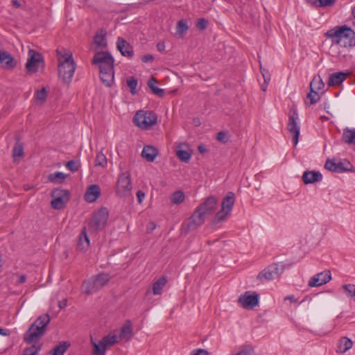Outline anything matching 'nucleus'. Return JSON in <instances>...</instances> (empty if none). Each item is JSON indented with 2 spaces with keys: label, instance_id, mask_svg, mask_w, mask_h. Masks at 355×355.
Segmentation results:
<instances>
[{
  "label": "nucleus",
  "instance_id": "1",
  "mask_svg": "<svg viewBox=\"0 0 355 355\" xmlns=\"http://www.w3.org/2000/svg\"><path fill=\"white\" fill-rule=\"evenodd\" d=\"M218 207V200L216 197L210 196L203 202L200 203L189 218L186 224L185 231L187 232L196 230L202 225L206 218L212 215Z\"/></svg>",
  "mask_w": 355,
  "mask_h": 355
},
{
  "label": "nucleus",
  "instance_id": "2",
  "mask_svg": "<svg viewBox=\"0 0 355 355\" xmlns=\"http://www.w3.org/2000/svg\"><path fill=\"white\" fill-rule=\"evenodd\" d=\"M325 36L330 38L333 44L343 47L355 46V32L346 25L329 30L325 33Z\"/></svg>",
  "mask_w": 355,
  "mask_h": 355
},
{
  "label": "nucleus",
  "instance_id": "3",
  "mask_svg": "<svg viewBox=\"0 0 355 355\" xmlns=\"http://www.w3.org/2000/svg\"><path fill=\"white\" fill-rule=\"evenodd\" d=\"M49 322L50 317L48 313L38 317L24 334V341L28 344H33L39 340L44 335L46 327Z\"/></svg>",
  "mask_w": 355,
  "mask_h": 355
},
{
  "label": "nucleus",
  "instance_id": "4",
  "mask_svg": "<svg viewBox=\"0 0 355 355\" xmlns=\"http://www.w3.org/2000/svg\"><path fill=\"white\" fill-rule=\"evenodd\" d=\"M235 202V195L233 192H228L221 203V209L218 211L210 223L211 228L216 229L220 224L225 221L230 214Z\"/></svg>",
  "mask_w": 355,
  "mask_h": 355
},
{
  "label": "nucleus",
  "instance_id": "5",
  "mask_svg": "<svg viewBox=\"0 0 355 355\" xmlns=\"http://www.w3.org/2000/svg\"><path fill=\"white\" fill-rule=\"evenodd\" d=\"M58 61V76L64 83H69L76 69L72 55L66 53L59 57Z\"/></svg>",
  "mask_w": 355,
  "mask_h": 355
},
{
  "label": "nucleus",
  "instance_id": "6",
  "mask_svg": "<svg viewBox=\"0 0 355 355\" xmlns=\"http://www.w3.org/2000/svg\"><path fill=\"white\" fill-rule=\"evenodd\" d=\"M110 279L109 275L103 272L92 276L83 282L85 293L90 295L99 291L109 282Z\"/></svg>",
  "mask_w": 355,
  "mask_h": 355
},
{
  "label": "nucleus",
  "instance_id": "7",
  "mask_svg": "<svg viewBox=\"0 0 355 355\" xmlns=\"http://www.w3.org/2000/svg\"><path fill=\"white\" fill-rule=\"evenodd\" d=\"M109 217L107 208L102 207L96 211L88 224V230L91 232H97L102 230L105 226Z\"/></svg>",
  "mask_w": 355,
  "mask_h": 355
},
{
  "label": "nucleus",
  "instance_id": "8",
  "mask_svg": "<svg viewBox=\"0 0 355 355\" xmlns=\"http://www.w3.org/2000/svg\"><path fill=\"white\" fill-rule=\"evenodd\" d=\"M157 120V114L151 111H138L134 116V123L138 127L147 130L156 124Z\"/></svg>",
  "mask_w": 355,
  "mask_h": 355
},
{
  "label": "nucleus",
  "instance_id": "9",
  "mask_svg": "<svg viewBox=\"0 0 355 355\" xmlns=\"http://www.w3.org/2000/svg\"><path fill=\"white\" fill-rule=\"evenodd\" d=\"M118 342L117 336L112 333H110L107 336H104L98 343H96L92 340V344L93 346L92 353L94 355H105L107 349Z\"/></svg>",
  "mask_w": 355,
  "mask_h": 355
},
{
  "label": "nucleus",
  "instance_id": "10",
  "mask_svg": "<svg viewBox=\"0 0 355 355\" xmlns=\"http://www.w3.org/2000/svg\"><path fill=\"white\" fill-rule=\"evenodd\" d=\"M44 60L42 55L39 52L30 49L28 53V59L26 69L28 73H36L40 68L44 69Z\"/></svg>",
  "mask_w": 355,
  "mask_h": 355
},
{
  "label": "nucleus",
  "instance_id": "11",
  "mask_svg": "<svg viewBox=\"0 0 355 355\" xmlns=\"http://www.w3.org/2000/svg\"><path fill=\"white\" fill-rule=\"evenodd\" d=\"M132 188L130 173L128 172L121 173L116 185V195L121 198L128 197L131 194Z\"/></svg>",
  "mask_w": 355,
  "mask_h": 355
},
{
  "label": "nucleus",
  "instance_id": "12",
  "mask_svg": "<svg viewBox=\"0 0 355 355\" xmlns=\"http://www.w3.org/2000/svg\"><path fill=\"white\" fill-rule=\"evenodd\" d=\"M284 270V266L282 263H272L257 275V279L261 282L265 280H272L279 277Z\"/></svg>",
  "mask_w": 355,
  "mask_h": 355
},
{
  "label": "nucleus",
  "instance_id": "13",
  "mask_svg": "<svg viewBox=\"0 0 355 355\" xmlns=\"http://www.w3.org/2000/svg\"><path fill=\"white\" fill-rule=\"evenodd\" d=\"M51 196L53 198L51 202V207L55 209H61L69 200L70 193L68 190L55 189L52 191Z\"/></svg>",
  "mask_w": 355,
  "mask_h": 355
},
{
  "label": "nucleus",
  "instance_id": "14",
  "mask_svg": "<svg viewBox=\"0 0 355 355\" xmlns=\"http://www.w3.org/2000/svg\"><path fill=\"white\" fill-rule=\"evenodd\" d=\"M114 58L111 54L106 51H100L95 53L92 63L98 64L99 69L102 67H114Z\"/></svg>",
  "mask_w": 355,
  "mask_h": 355
},
{
  "label": "nucleus",
  "instance_id": "15",
  "mask_svg": "<svg viewBox=\"0 0 355 355\" xmlns=\"http://www.w3.org/2000/svg\"><path fill=\"white\" fill-rule=\"evenodd\" d=\"M324 168L330 171L342 173L352 171L353 166L348 161L335 162L332 160L327 159L324 164Z\"/></svg>",
  "mask_w": 355,
  "mask_h": 355
},
{
  "label": "nucleus",
  "instance_id": "16",
  "mask_svg": "<svg viewBox=\"0 0 355 355\" xmlns=\"http://www.w3.org/2000/svg\"><path fill=\"white\" fill-rule=\"evenodd\" d=\"M238 303L243 309H253L259 303V295L256 293L250 294L247 291L239 297Z\"/></svg>",
  "mask_w": 355,
  "mask_h": 355
},
{
  "label": "nucleus",
  "instance_id": "17",
  "mask_svg": "<svg viewBox=\"0 0 355 355\" xmlns=\"http://www.w3.org/2000/svg\"><path fill=\"white\" fill-rule=\"evenodd\" d=\"M297 113L294 110L293 114L289 116V119L287 125L288 132L293 136V142L294 146L298 143L300 136V127L297 123Z\"/></svg>",
  "mask_w": 355,
  "mask_h": 355
},
{
  "label": "nucleus",
  "instance_id": "18",
  "mask_svg": "<svg viewBox=\"0 0 355 355\" xmlns=\"http://www.w3.org/2000/svg\"><path fill=\"white\" fill-rule=\"evenodd\" d=\"M331 279L329 270H325L312 277L309 281V286H320L329 282Z\"/></svg>",
  "mask_w": 355,
  "mask_h": 355
},
{
  "label": "nucleus",
  "instance_id": "19",
  "mask_svg": "<svg viewBox=\"0 0 355 355\" xmlns=\"http://www.w3.org/2000/svg\"><path fill=\"white\" fill-rule=\"evenodd\" d=\"M100 78L106 87H111L114 83V67H102L99 69Z\"/></svg>",
  "mask_w": 355,
  "mask_h": 355
},
{
  "label": "nucleus",
  "instance_id": "20",
  "mask_svg": "<svg viewBox=\"0 0 355 355\" xmlns=\"http://www.w3.org/2000/svg\"><path fill=\"white\" fill-rule=\"evenodd\" d=\"M0 64L4 69L10 70L17 65V61L7 51H0Z\"/></svg>",
  "mask_w": 355,
  "mask_h": 355
},
{
  "label": "nucleus",
  "instance_id": "21",
  "mask_svg": "<svg viewBox=\"0 0 355 355\" xmlns=\"http://www.w3.org/2000/svg\"><path fill=\"white\" fill-rule=\"evenodd\" d=\"M116 46L122 55L128 58H132L134 55L132 46L123 38L118 37Z\"/></svg>",
  "mask_w": 355,
  "mask_h": 355
},
{
  "label": "nucleus",
  "instance_id": "22",
  "mask_svg": "<svg viewBox=\"0 0 355 355\" xmlns=\"http://www.w3.org/2000/svg\"><path fill=\"white\" fill-rule=\"evenodd\" d=\"M101 195V189L97 184L90 185L85 194V200L88 202H95Z\"/></svg>",
  "mask_w": 355,
  "mask_h": 355
},
{
  "label": "nucleus",
  "instance_id": "23",
  "mask_svg": "<svg viewBox=\"0 0 355 355\" xmlns=\"http://www.w3.org/2000/svg\"><path fill=\"white\" fill-rule=\"evenodd\" d=\"M322 179V174L315 171H307L304 172L302 175V180L304 184H312L315 182H319Z\"/></svg>",
  "mask_w": 355,
  "mask_h": 355
},
{
  "label": "nucleus",
  "instance_id": "24",
  "mask_svg": "<svg viewBox=\"0 0 355 355\" xmlns=\"http://www.w3.org/2000/svg\"><path fill=\"white\" fill-rule=\"evenodd\" d=\"M158 155V150L153 146H145L141 156L148 162H153Z\"/></svg>",
  "mask_w": 355,
  "mask_h": 355
},
{
  "label": "nucleus",
  "instance_id": "25",
  "mask_svg": "<svg viewBox=\"0 0 355 355\" xmlns=\"http://www.w3.org/2000/svg\"><path fill=\"white\" fill-rule=\"evenodd\" d=\"M347 73L344 72H337L331 73L329 76L328 85L329 87L340 85L347 78Z\"/></svg>",
  "mask_w": 355,
  "mask_h": 355
},
{
  "label": "nucleus",
  "instance_id": "26",
  "mask_svg": "<svg viewBox=\"0 0 355 355\" xmlns=\"http://www.w3.org/2000/svg\"><path fill=\"white\" fill-rule=\"evenodd\" d=\"M89 245V239L87 234L86 227H83L79 236L78 248L81 251H85Z\"/></svg>",
  "mask_w": 355,
  "mask_h": 355
},
{
  "label": "nucleus",
  "instance_id": "27",
  "mask_svg": "<svg viewBox=\"0 0 355 355\" xmlns=\"http://www.w3.org/2000/svg\"><path fill=\"white\" fill-rule=\"evenodd\" d=\"M353 342L347 337H342L339 339L337 346V352L345 353L352 348Z\"/></svg>",
  "mask_w": 355,
  "mask_h": 355
},
{
  "label": "nucleus",
  "instance_id": "28",
  "mask_svg": "<svg viewBox=\"0 0 355 355\" xmlns=\"http://www.w3.org/2000/svg\"><path fill=\"white\" fill-rule=\"evenodd\" d=\"M132 322L128 320L121 329L119 337L121 339L129 340L132 336Z\"/></svg>",
  "mask_w": 355,
  "mask_h": 355
},
{
  "label": "nucleus",
  "instance_id": "29",
  "mask_svg": "<svg viewBox=\"0 0 355 355\" xmlns=\"http://www.w3.org/2000/svg\"><path fill=\"white\" fill-rule=\"evenodd\" d=\"M157 83V80L154 77H151L148 80V86L151 89L152 92L159 96V97H163L165 94V92L163 89L157 87L155 84Z\"/></svg>",
  "mask_w": 355,
  "mask_h": 355
},
{
  "label": "nucleus",
  "instance_id": "30",
  "mask_svg": "<svg viewBox=\"0 0 355 355\" xmlns=\"http://www.w3.org/2000/svg\"><path fill=\"white\" fill-rule=\"evenodd\" d=\"M342 139L345 144H355V130H350L347 128H345L343 130Z\"/></svg>",
  "mask_w": 355,
  "mask_h": 355
},
{
  "label": "nucleus",
  "instance_id": "31",
  "mask_svg": "<svg viewBox=\"0 0 355 355\" xmlns=\"http://www.w3.org/2000/svg\"><path fill=\"white\" fill-rule=\"evenodd\" d=\"M67 175L62 172H55L53 173H51L48 176V180L51 182L55 184H61L67 178Z\"/></svg>",
  "mask_w": 355,
  "mask_h": 355
},
{
  "label": "nucleus",
  "instance_id": "32",
  "mask_svg": "<svg viewBox=\"0 0 355 355\" xmlns=\"http://www.w3.org/2000/svg\"><path fill=\"white\" fill-rule=\"evenodd\" d=\"M167 280L166 277H162L153 284V293L154 295H160L163 287L166 285Z\"/></svg>",
  "mask_w": 355,
  "mask_h": 355
},
{
  "label": "nucleus",
  "instance_id": "33",
  "mask_svg": "<svg viewBox=\"0 0 355 355\" xmlns=\"http://www.w3.org/2000/svg\"><path fill=\"white\" fill-rule=\"evenodd\" d=\"M189 29L187 23L183 20H180L176 26V35L180 38H183Z\"/></svg>",
  "mask_w": 355,
  "mask_h": 355
},
{
  "label": "nucleus",
  "instance_id": "34",
  "mask_svg": "<svg viewBox=\"0 0 355 355\" xmlns=\"http://www.w3.org/2000/svg\"><path fill=\"white\" fill-rule=\"evenodd\" d=\"M101 33H96L94 37V42L98 46L105 47L107 46L106 44V32L101 30Z\"/></svg>",
  "mask_w": 355,
  "mask_h": 355
},
{
  "label": "nucleus",
  "instance_id": "35",
  "mask_svg": "<svg viewBox=\"0 0 355 355\" xmlns=\"http://www.w3.org/2000/svg\"><path fill=\"white\" fill-rule=\"evenodd\" d=\"M324 86V84L320 76L314 77L310 83V90H311L312 92H314V90L317 92L318 90L322 89Z\"/></svg>",
  "mask_w": 355,
  "mask_h": 355
},
{
  "label": "nucleus",
  "instance_id": "36",
  "mask_svg": "<svg viewBox=\"0 0 355 355\" xmlns=\"http://www.w3.org/2000/svg\"><path fill=\"white\" fill-rule=\"evenodd\" d=\"M69 346V344H67V342L60 343L53 349L51 355H64V353L67 351Z\"/></svg>",
  "mask_w": 355,
  "mask_h": 355
},
{
  "label": "nucleus",
  "instance_id": "37",
  "mask_svg": "<svg viewBox=\"0 0 355 355\" xmlns=\"http://www.w3.org/2000/svg\"><path fill=\"white\" fill-rule=\"evenodd\" d=\"M127 85L130 89V92L132 94L135 95L137 94L136 87L138 84L137 79L134 76H130L127 78Z\"/></svg>",
  "mask_w": 355,
  "mask_h": 355
},
{
  "label": "nucleus",
  "instance_id": "38",
  "mask_svg": "<svg viewBox=\"0 0 355 355\" xmlns=\"http://www.w3.org/2000/svg\"><path fill=\"white\" fill-rule=\"evenodd\" d=\"M184 200V194L181 191H175L171 196V201L173 204L178 205L182 202Z\"/></svg>",
  "mask_w": 355,
  "mask_h": 355
},
{
  "label": "nucleus",
  "instance_id": "39",
  "mask_svg": "<svg viewBox=\"0 0 355 355\" xmlns=\"http://www.w3.org/2000/svg\"><path fill=\"white\" fill-rule=\"evenodd\" d=\"M107 162L106 156L102 152H98L96 157L95 165L105 167Z\"/></svg>",
  "mask_w": 355,
  "mask_h": 355
},
{
  "label": "nucleus",
  "instance_id": "40",
  "mask_svg": "<svg viewBox=\"0 0 355 355\" xmlns=\"http://www.w3.org/2000/svg\"><path fill=\"white\" fill-rule=\"evenodd\" d=\"M24 154V146L22 144L19 142H17L12 150V157L14 158L21 157Z\"/></svg>",
  "mask_w": 355,
  "mask_h": 355
},
{
  "label": "nucleus",
  "instance_id": "41",
  "mask_svg": "<svg viewBox=\"0 0 355 355\" xmlns=\"http://www.w3.org/2000/svg\"><path fill=\"white\" fill-rule=\"evenodd\" d=\"M176 155L181 161L186 163L190 160L191 156V153L184 150H178Z\"/></svg>",
  "mask_w": 355,
  "mask_h": 355
},
{
  "label": "nucleus",
  "instance_id": "42",
  "mask_svg": "<svg viewBox=\"0 0 355 355\" xmlns=\"http://www.w3.org/2000/svg\"><path fill=\"white\" fill-rule=\"evenodd\" d=\"M65 166L69 169L70 171L75 173L78 171L80 164L78 161L75 160H71L67 162L65 164Z\"/></svg>",
  "mask_w": 355,
  "mask_h": 355
},
{
  "label": "nucleus",
  "instance_id": "43",
  "mask_svg": "<svg viewBox=\"0 0 355 355\" xmlns=\"http://www.w3.org/2000/svg\"><path fill=\"white\" fill-rule=\"evenodd\" d=\"M306 97L309 100V105L316 103L320 98V95L315 90L313 92L310 90V92L307 94Z\"/></svg>",
  "mask_w": 355,
  "mask_h": 355
},
{
  "label": "nucleus",
  "instance_id": "44",
  "mask_svg": "<svg viewBox=\"0 0 355 355\" xmlns=\"http://www.w3.org/2000/svg\"><path fill=\"white\" fill-rule=\"evenodd\" d=\"M40 349V346L33 345L32 346L26 348L22 355H37Z\"/></svg>",
  "mask_w": 355,
  "mask_h": 355
},
{
  "label": "nucleus",
  "instance_id": "45",
  "mask_svg": "<svg viewBox=\"0 0 355 355\" xmlns=\"http://www.w3.org/2000/svg\"><path fill=\"white\" fill-rule=\"evenodd\" d=\"M216 139L223 144H227L230 141V135L225 132L220 131L217 133Z\"/></svg>",
  "mask_w": 355,
  "mask_h": 355
},
{
  "label": "nucleus",
  "instance_id": "46",
  "mask_svg": "<svg viewBox=\"0 0 355 355\" xmlns=\"http://www.w3.org/2000/svg\"><path fill=\"white\" fill-rule=\"evenodd\" d=\"M47 96V92L44 87H43L40 90H37L35 94V97L37 100L41 101L42 102L45 101Z\"/></svg>",
  "mask_w": 355,
  "mask_h": 355
},
{
  "label": "nucleus",
  "instance_id": "47",
  "mask_svg": "<svg viewBox=\"0 0 355 355\" xmlns=\"http://www.w3.org/2000/svg\"><path fill=\"white\" fill-rule=\"evenodd\" d=\"M347 294L349 297H355V285L354 284H345L343 286Z\"/></svg>",
  "mask_w": 355,
  "mask_h": 355
},
{
  "label": "nucleus",
  "instance_id": "48",
  "mask_svg": "<svg viewBox=\"0 0 355 355\" xmlns=\"http://www.w3.org/2000/svg\"><path fill=\"white\" fill-rule=\"evenodd\" d=\"M207 25H208V21L207 19H205V18H200V19H198V20L197 21L196 27L200 31H204L207 28Z\"/></svg>",
  "mask_w": 355,
  "mask_h": 355
},
{
  "label": "nucleus",
  "instance_id": "49",
  "mask_svg": "<svg viewBox=\"0 0 355 355\" xmlns=\"http://www.w3.org/2000/svg\"><path fill=\"white\" fill-rule=\"evenodd\" d=\"M259 65H260V71L262 74V76L264 79L265 83H268V82L270 80V74L269 71L262 67L261 63L259 61Z\"/></svg>",
  "mask_w": 355,
  "mask_h": 355
},
{
  "label": "nucleus",
  "instance_id": "50",
  "mask_svg": "<svg viewBox=\"0 0 355 355\" xmlns=\"http://www.w3.org/2000/svg\"><path fill=\"white\" fill-rule=\"evenodd\" d=\"M336 0H318V5L320 7L331 6L335 3Z\"/></svg>",
  "mask_w": 355,
  "mask_h": 355
},
{
  "label": "nucleus",
  "instance_id": "51",
  "mask_svg": "<svg viewBox=\"0 0 355 355\" xmlns=\"http://www.w3.org/2000/svg\"><path fill=\"white\" fill-rule=\"evenodd\" d=\"M192 355H209V353L205 349H196L193 350Z\"/></svg>",
  "mask_w": 355,
  "mask_h": 355
},
{
  "label": "nucleus",
  "instance_id": "52",
  "mask_svg": "<svg viewBox=\"0 0 355 355\" xmlns=\"http://www.w3.org/2000/svg\"><path fill=\"white\" fill-rule=\"evenodd\" d=\"M137 200H138V202L139 203H141L142 202V200L145 197V193L144 192H143L141 190H139L137 192Z\"/></svg>",
  "mask_w": 355,
  "mask_h": 355
},
{
  "label": "nucleus",
  "instance_id": "53",
  "mask_svg": "<svg viewBox=\"0 0 355 355\" xmlns=\"http://www.w3.org/2000/svg\"><path fill=\"white\" fill-rule=\"evenodd\" d=\"M156 227V225L153 222H150L147 225L146 230L148 233L152 232Z\"/></svg>",
  "mask_w": 355,
  "mask_h": 355
},
{
  "label": "nucleus",
  "instance_id": "54",
  "mask_svg": "<svg viewBox=\"0 0 355 355\" xmlns=\"http://www.w3.org/2000/svg\"><path fill=\"white\" fill-rule=\"evenodd\" d=\"M154 59L153 56L150 54L145 55L142 57L141 60L144 62H148L149 61H153Z\"/></svg>",
  "mask_w": 355,
  "mask_h": 355
},
{
  "label": "nucleus",
  "instance_id": "55",
  "mask_svg": "<svg viewBox=\"0 0 355 355\" xmlns=\"http://www.w3.org/2000/svg\"><path fill=\"white\" fill-rule=\"evenodd\" d=\"M67 305V300L66 299H64L61 301H59L58 306L60 309H62L65 308Z\"/></svg>",
  "mask_w": 355,
  "mask_h": 355
},
{
  "label": "nucleus",
  "instance_id": "56",
  "mask_svg": "<svg viewBox=\"0 0 355 355\" xmlns=\"http://www.w3.org/2000/svg\"><path fill=\"white\" fill-rule=\"evenodd\" d=\"M157 48L159 51H163L165 49V44L164 42L157 43Z\"/></svg>",
  "mask_w": 355,
  "mask_h": 355
},
{
  "label": "nucleus",
  "instance_id": "57",
  "mask_svg": "<svg viewBox=\"0 0 355 355\" xmlns=\"http://www.w3.org/2000/svg\"><path fill=\"white\" fill-rule=\"evenodd\" d=\"M198 150L200 153H205V152H207V148L204 145L198 146Z\"/></svg>",
  "mask_w": 355,
  "mask_h": 355
},
{
  "label": "nucleus",
  "instance_id": "58",
  "mask_svg": "<svg viewBox=\"0 0 355 355\" xmlns=\"http://www.w3.org/2000/svg\"><path fill=\"white\" fill-rule=\"evenodd\" d=\"M26 277L25 275H21L19 276V281H18V282L19 284L24 283L26 282Z\"/></svg>",
  "mask_w": 355,
  "mask_h": 355
},
{
  "label": "nucleus",
  "instance_id": "59",
  "mask_svg": "<svg viewBox=\"0 0 355 355\" xmlns=\"http://www.w3.org/2000/svg\"><path fill=\"white\" fill-rule=\"evenodd\" d=\"M0 334L3 336H8L9 335V331L7 329H3L2 328H0Z\"/></svg>",
  "mask_w": 355,
  "mask_h": 355
},
{
  "label": "nucleus",
  "instance_id": "60",
  "mask_svg": "<svg viewBox=\"0 0 355 355\" xmlns=\"http://www.w3.org/2000/svg\"><path fill=\"white\" fill-rule=\"evenodd\" d=\"M11 3L16 8H19L21 6L20 3L17 0H12Z\"/></svg>",
  "mask_w": 355,
  "mask_h": 355
},
{
  "label": "nucleus",
  "instance_id": "61",
  "mask_svg": "<svg viewBox=\"0 0 355 355\" xmlns=\"http://www.w3.org/2000/svg\"><path fill=\"white\" fill-rule=\"evenodd\" d=\"M285 300H290L291 302H295L297 300L296 299H295V297L293 296H287L285 297L284 299Z\"/></svg>",
  "mask_w": 355,
  "mask_h": 355
},
{
  "label": "nucleus",
  "instance_id": "62",
  "mask_svg": "<svg viewBox=\"0 0 355 355\" xmlns=\"http://www.w3.org/2000/svg\"><path fill=\"white\" fill-rule=\"evenodd\" d=\"M307 3L313 5H318V0H305Z\"/></svg>",
  "mask_w": 355,
  "mask_h": 355
},
{
  "label": "nucleus",
  "instance_id": "63",
  "mask_svg": "<svg viewBox=\"0 0 355 355\" xmlns=\"http://www.w3.org/2000/svg\"><path fill=\"white\" fill-rule=\"evenodd\" d=\"M267 85H268V83H265V82H264L263 84L261 85V89L263 92H265L266 90Z\"/></svg>",
  "mask_w": 355,
  "mask_h": 355
},
{
  "label": "nucleus",
  "instance_id": "64",
  "mask_svg": "<svg viewBox=\"0 0 355 355\" xmlns=\"http://www.w3.org/2000/svg\"><path fill=\"white\" fill-rule=\"evenodd\" d=\"M2 266H3V265H2V257H1V255L0 254V269L1 268Z\"/></svg>",
  "mask_w": 355,
  "mask_h": 355
}]
</instances>
